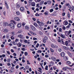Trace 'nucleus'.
Listing matches in <instances>:
<instances>
[{"label": "nucleus", "instance_id": "nucleus-1", "mask_svg": "<svg viewBox=\"0 0 74 74\" xmlns=\"http://www.w3.org/2000/svg\"><path fill=\"white\" fill-rule=\"evenodd\" d=\"M71 31L70 30L69 31V32L68 31H66L65 32V33L66 36H68L69 35H70V34H71Z\"/></svg>", "mask_w": 74, "mask_h": 74}, {"label": "nucleus", "instance_id": "nucleus-2", "mask_svg": "<svg viewBox=\"0 0 74 74\" xmlns=\"http://www.w3.org/2000/svg\"><path fill=\"white\" fill-rule=\"evenodd\" d=\"M30 26L31 28L32 29V30H33V31H35L36 30V27L32 25H30Z\"/></svg>", "mask_w": 74, "mask_h": 74}, {"label": "nucleus", "instance_id": "nucleus-3", "mask_svg": "<svg viewBox=\"0 0 74 74\" xmlns=\"http://www.w3.org/2000/svg\"><path fill=\"white\" fill-rule=\"evenodd\" d=\"M10 27L12 29H14V24L13 23H10Z\"/></svg>", "mask_w": 74, "mask_h": 74}, {"label": "nucleus", "instance_id": "nucleus-4", "mask_svg": "<svg viewBox=\"0 0 74 74\" xmlns=\"http://www.w3.org/2000/svg\"><path fill=\"white\" fill-rule=\"evenodd\" d=\"M20 11L21 12H23L25 11V8L23 7H21L20 8Z\"/></svg>", "mask_w": 74, "mask_h": 74}, {"label": "nucleus", "instance_id": "nucleus-5", "mask_svg": "<svg viewBox=\"0 0 74 74\" xmlns=\"http://www.w3.org/2000/svg\"><path fill=\"white\" fill-rule=\"evenodd\" d=\"M16 8H20V5L18 3H17L16 4Z\"/></svg>", "mask_w": 74, "mask_h": 74}, {"label": "nucleus", "instance_id": "nucleus-6", "mask_svg": "<svg viewBox=\"0 0 74 74\" xmlns=\"http://www.w3.org/2000/svg\"><path fill=\"white\" fill-rule=\"evenodd\" d=\"M63 23L64 25H68V22L67 21H65L63 22Z\"/></svg>", "mask_w": 74, "mask_h": 74}, {"label": "nucleus", "instance_id": "nucleus-7", "mask_svg": "<svg viewBox=\"0 0 74 74\" xmlns=\"http://www.w3.org/2000/svg\"><path fill=\"white\" fill-rule=\"evenodd\" d=\"M30 33H31V34H33V35H34V36H36L37 35V34L36 33H34L32 31H29Z\"/></svg>", "mask_w": 74, "mask_h": 74}, {"label": "nucleus", "instance_id": "nucleus-8", "mask_svg": "<svg viewBox=\"0 0 74 74\" xmlns=\"http://www.w3.org/2000/svg\"><path fill=\"white\" fill-rule=\"evenodd\" d=\"M31 5L32 7H34L36 5V3L35 2H33L31 3Z\"/></svg>", "mask_w": 74, "mask_h": 74}, {"label": "nucleus", "instance_id": "nucleus-9", "mask_svg": "<svg viewBox=\"0 0 74 74\" xmlns=\"http://www.w3.org/2000/svg\"><path fill=\"white\" fill-rule=\"evenodd\" d=\"M14 19L17 21H19L20 19L18 17H16L14 18Z\"/></svg>", "mask_w": 74, "mask_h": 74}, {"label": "nucleus", "instance_id": "nucleus-10", "mask_svg": "<svg viewBox=\"0 0 74 74\" xmlns=\"http://www.w3.org/2000/svg\"><path fill=\"white\" fill-rule=\"evenodd\" d=\"M33 25H34V26H35L36 27H38V25L37 23H33Z\"/></svg>", "mask_w": 74, "mask_h": 74}, {"label": "nucleus", "instance_id": "nucleus-11", "mask_svg": "<svg viewBox=\"0 0 74 74\" xmlns=\"http://www.w3.org/2000/svg\"><path fill=\"white\" fill-rule=\"evenodd\" d=\"M60 55H61V56H62V57H64V56L65 55L64 53L62 52L61 53H60Z\"/></svg>", "mask_w": 74, "mask_h": 74}, {"label": "nucleus", "instance_id": "nucleus-12", "mask_svg": "<svg viewBox=\"0 0 74 74\" xmlns=\"http://www.w3.org/2000/svg\"><path fill=\"white\" fill-rule=\"evenodd\" d=\"M69 67L67 66H66L65 67L63 68V70L64 71H66L67 70V69H68Z\"/></svg>", "mask_w": 74, "mask_h": 74}, {"label": "nucleus", "instance_id": "nucleus-13", "mask_svg": "<svg viewBox=\"0 0 74 74\" xmlns=\"http://www.w3.org/2000/svg\"><path fill=\"white\" fill-rule=\"evenodd\" d=\"M16 45L17 46H18L19 47H21V45L22 44L20 43H18V44H17Z\"/></svg>", "mask_w": 74, "mask_h": 74}, {"label": "nucleus", "instance_id": "nucleus-14", "mask_svg": "<svg viewBox=\"0 0 74 74\" xmlns=\"http://www.w3.org/2000/svg\"><path fill=\"white\" fill-rule=\"evenodd\" d=\"M17 37H19L20 38H23V35H19L17 36Z\"/></svg>", "mask_w": 74, "mask_h": 74}, {"label": "nucleus", "instance_id": "nucleus-15", "mask_svg": "<svg viewBox=\"0 0 74 74\" xmlns=\"http://www.w3.org/2000/svg\"><path fill=\"white\" fill-rule=\"evenodd\" d=\"M21 24L20 23H18L17 25V26L18 27V28H19V27H21Z\"/></svg>", "mask_w": 74, "mask_h": 74}, {"label": "nucleus", "instance_id": "nucleus-16", "mask_svg": "<svg viewBox=\"0 0 74 74\" xmlns=\"http://www.w3.org/2000/svg\"><path fill=\"white\" fill-rule=\"evenodd\" d=\"M60 36L62 37V38H65L64 37V36H63V34H61V35H60Z\"/></svg>", "mask_w": 74, "mask_h": 74}, {"label": "nucleus", "instance_id": "nucleus-17", "mask_svg": "<svg viewBox=\"0 0 74 74\" xmlns=\"http://www.w3.org/2000/svg\"><path fill=\"white\" fill-rule=\"evenodd\" d=\"M64 60L65 61H66V60H68V59L66 57H65L64 58Z\"/></svg>", "mask_w": 74, "mask_h": 74}, {"label": "nucleus", "instance_id": "nucleus-18", "mask_svg": "<svg viewBox=\"0 0 74 74\" xmlns=\"http://www.w3.org/2000/svg\"><path fill=\"white\" fill-rule=\"evenodd\" d=\"M47 1V4H51V1Z\"/></svg>", "mask_w": 74, "mask_h": 74}, {"label": "nucleus", "instance_id": "nucleus-19", "mask_svg": "<svg viewBox=\"0 0 74 74\" xmlns=\"http://www.w3.org/2000/svg\"><path fill=\"white\" fill-rule=\"evenodd\" d=\"M50 66H53V65H54V63L52 61L50 62Z\"/></svg>", "mask_w": 74, "mask_h": 74}, {"label": "nucleus", "instance_id": "nucleus-20", "mask_svg": "<svg viewBox=\"0 0 74 74\" xmlns=\"http://www.w3.org/2000/svg\"><path fill=\"white\" fill-rule=\"evenodd\" d=\"M25 28L26 30H29V27L27 26H25Z\"/></svg>", "mask_w": 74, "mask_h": 74}, {"label": "nucleus", "instance_id": "nucleus-21", "mask_svg": "<svg viewBox=\"0 0 74 74\" xmlns=\"http://www.w3.org/2000/svg\"><path fill=\"white\" fill-rule=\"evenodd\" d=\"M48 66L47 65L45 67V70H48Z\"/></svg>", "mask_w": 74, "mask_h": 74}, {"label": "nucleus", "instance_id": "nucleus-22", "mask_svg": "<svg viewBox=\"0 0 74 74\" xmlns=\"http://www.w3.org/2000/svg\"><path fill=\"white\" fill-rule=\"evenodd\" d=\"M4 33H7L8 32V29H4Z\"/></svg>", "mask_w": 74, "mask_h": 74}, {"label": "nucleus", "instance_id": "nucleus-23", "mask_svg": "<svg viewBox=\"0 0 74 74\" xmlns=\"http://www.w3.org/2000/svg\"><path fill=\"white\" fill-rule=\"evenodd\" d=\"M16 13L17 15H20V12L18 11H17L16 12Z\"/></svg>", "mask_w": 74, "mask_h": 74}, {"label": "nucleus", "instance_id": "nucleus-24", "mask_svg": "<svg viewBox=\"0 0 74 74\" xmlns=\"http://www.w3.org/2000/svg\"><path fill=\"white\" fill-rule=\"evenodd\" d=\"M51 59L53 60V61H55V60H56V58L53 57H51Z\"/></svg>", "mask_w": 74, "mask_h": 74}, {"label": "nucleus", "instance_id": "nucleus-25", "mask_svg": "<svg viewBox=\"0 0 74 74\" xmlns=\"http://www.w3.org/2000/svg\"><path fill=\"white\" fill-rule=\"evenodd\" d=\"M66 63L67 64H71V63L69 61L66 62Z\"/></svg>", "mask_w": 74, "mask_h": 74}, {"label": "nucleus", "instance_id": "nucleus-26", "mask_svg": "<svg viewBox=\"0 0 74 74\" xmlns=\"http://www.w3.org/2000/svg\"><path fill=\"white\" fill-rule=\"evenodd\" d=\"M43 3H44V1H41L40 2V5H42V4H43Z\"/></svg>", "mask_w": 74, "mask_h": 74}, {"label": "nucleus", "instance_id": "nucleus-27", "mask_svg": "<svg viewBox=\"0 0 74 74\" xmlns=\"http://www.w3.org/2000/svg\"><path fill=\"white\" fill-rule=\"evenodd\" d=\"M67 15H68V17L69 18L70 17V13L68 12L67 13Z\"/></svg>", "mask_w": 74, "mask_h": 74}, {"label": "nucleus", "instance_id": "nucleus-28", "mask_svg": "<svg viewBox=\"0 0 74 74\" xmlns=\"http://www.w3.org/2000/svg\"><path fill=\"white\" fill-rule=\"evenodd\" d=\"M44 14H45V15H49L48 13V12H45L44 13Z\"/></svg>", "mask_w": 74, "mask_h": 74}, {"label": "nucleus", "instance_id": "nucleus-29", "mask_svg": "<svg viewBox=\"0 0 74 74\" xmlns=\"http://www.w3.org/2000/svg\"><path fill=\"white\" fill-rule=\"evenodd\" d=\"M51 47L52 48H55V46L53 44L51 45Z\"/></svg>", "mask_w": 74, "mask_h": 74}, {"label": "nucleus", "instance_id": "nucleus-30", "mask_svg": "<svg viewBox=\"0 0 74 74\" xmlns=\"http://www.w3.org/2000/svg\"><path fill=\"white\" fill-rule=\"evenodd\" d=\"M43 25H44V23L42 22H41L40 23V24L39 25V26H43Z\"/></svg>", "mask_w": 74, "mask_h": 74}, {"label": "nucleus", "instance_id": "nucleus-31", "mask_svg": "<svg viewBox=\"0 0 74 74\" xmlns=\"http://www.w3.org/2000/svg\"><path fill=\"white\" fill-rule=\"evenodd\" d=\"M14 70H11L9 71L10 73H14Z\"/></svg>", "mask_w": 74, "mask_h": 74}, {"label": "nucleus", "instance_id": "nucleus-32", "mask_svg": "<svg viewBox=\"0 0 74 74\" xmlns=\"http://www.w3.org/2000/svg\"><path fill=\"white\" fill-rule=\"evenodd\" d=\"M4 24L5 26H8V23L7 22H5L4 23Z\"/></svg>", "mask_w": 74, "mask_h": 74}, {"label": "nucleus", "instance_id": "nucleus-33", "mask_svg": "<svg viewBox=\"0 0 74 74\" xmlns=\"http://www.w3.org/2000/svg\"><path fill=\"white\" fill-rule=\"evenodd\" d=\"M22 26H25V25H26V23L23 22L22 23Z\"/></svg>", "mask_w": 74, "mask_h": 74}, {"label": "nucleus", "instance_id": "nucleus-34", "mask_svg": "<svg viewBox=\"0 0 74 74\" xmlns=\"http://www.w3.org/2000/svg\"><path fill=\"white\" fill-rule=\"evenodd\" d=\"M49 11L50 12H52L53 11V9H51Z\"/></svg>", "mask_w": 74, "mask_h": 74}, {"label": "nucleus", "instance_id": "nucleus-35", "mask_svg": "<svg viewBox=\"0 0 74 74\" xmlns=\"http://www.w3.org/2000/svg\"><path fill=\"white\" fill-rule=\"evenodd\" d=\"M39 33L40 35H42L43 34V33L41 31H39Z\"/></svg>", "mask_w": 74, "mask_h": 74}, {"label": "nucleus", "instance_id": "nucleus-36", "mask_svg": "<svg viewBox=\"0 0 74 74\" xmlns=\"http://www.w3.org/2000/svg\"><path fill=\"white\" fill-rule=\"evenodd\" d=\"M62 28H60L59 29V31L60 32H62Z\"/></svg>", "mask_w": 74, "mask_h": 74}, {"label": "nucleus", "instance_id": "nucleus-37", "mask_svg": "<svg viewBox=\"0 0 74 74\" xmlns=\"http://www.w3.org/2000/svg\"><path fill=\"white\" fill-rule=\"evenodd\" d=\"M39 46H40V45L38 43H37L36 45V48H38Z\"/></svg>", "mask_w": 74, "mask_h": 74}, {"label": "nucleus", "instance_id": "nucleus-38", "mask_svg": "<svg viewBox=\"0 0 74 74\" xmlns=\"http://www.w3.org/2000/svg\"><path fill=\"white\" fill-rule=\"evenodd\" d=\"M24 54H25V56H27V55H28V53H27V52H25L24 53Z\"/></svg>", "mask_w": 74, "mask_h": 74}, {"label": "nucleus", "instance_id": "nucleus-39", "mask_svg": "<svg viewBox=\"0 0 74 74\" xmlns=\"http://www.w3.org/2000/svg\"><path fill=\"white\" fill-rule=\"evenodd\" d=\"M37 8H39L40 7V6L39 5V4L38 3L36 4V7Z\"/></svg>", "mask_w": 74, "mask_h": 74}, {"label": "nucleus", "instance_id": "nucleus-40", "mask_svg": "<svg viewBox=\"0 0 74 74\" xmlns=\"http://www.w3.org/2000/svg\"><path fill=\"white\" fill-rule=\"evenodd\" d=\"M37 52L38 53H41V52H42V51L41 50H39L37 51Z\"/></svg>", "mask_w": 74, "mask_h": 74}, {"label": "nucleus", "instance_id": "nucleus-41", "mask_svg": "<svg viewBox=\"0 0 74 74\" xmlns=\"http://www.w3.org/2000/svg\"><path fill=\"white\" fill-rule=\"evenodd\" d=\"M7 62H10V59L8 58L7 60Z\"/></svg>", "mask_w": 74, "mask_h": 74}, {"label": "nucleus", "instance_id": "nucleus-42", "mask_svg": "<svg viewBox=\"0 0 74 74\" xmlns=\"http://www.w3.org/2000/svg\"><path fill=\"white\" fill-rule=\"evenodd\" d=\"M50 51L51 52L53 53L54 52L53 50L52 49V48H50Z\"/></svg>", "mask_w": 74, "mask_h": 74}, {"label": "nucleus", "instance_id": "nucleus-43", "mask_svg": "<svg viewBox=\"0 0 74 74\" xmlns=\"http://www.w3.org/2000/svg\"><path fill=\"white\" fill-rule=\"evenodd\" d=\"M14 37L13 36H12L11 37V40H14Z\"/></svg>", "mask_w": 74, "mask_h": 74}, {"label": "nucleus", "instance_id": "nucleus-44", "mask_svg": "<svg viewBox=\"0 0 74 74\" xmlns=\"http://www.w3.org/2000/svg\"><path fill=\"white\" fill-rule=\"evenodd\" d=\"M27 64H30V62H29V60H27Z\"/></svg>", "mask_w": 74, "mask_h": 74}, {"label": "nucleus", "instance_id": "nucleus-45", "mask_svg": "<svg viewBox=\"0 0 74 74\" xmlns=\"http://www.w3.org/2000/svg\"><path fill=\"white\" fill-rule=\"evenodd\" d=\"M6 13V12H4L3 13V14L4 15V16H5V14Z\"/></svg>", "mask_w": 74, "mask_h": 74}, {"label": "nucleus", "instance_id": "nucleus-46", "mask_svg": "<svg viewBox=\"0 0 74 74\" xmlns=\"http://www.w3.org/2000/svg\"><path fill=\"white\" fill-rule=\"evenodd\" d=\"M66 6H69L70 4L69 3H66L65 4Z\"/></svg>", "mask_w": 74, "mask_h": 74}, {"label": "nucleus", "instance_id": "nucleus-47", "mask_svg": "<svg viewBox=\"0 0 74 74\" xmlns=\"http://www.w3.org/2000/svg\"><path fill=\"white\" fill-rule=\"evenodd\" d=\"M44 38L45 40H48V37H46V36H45Z\"/></svg>", "mask_w": 74, "mask_h": 74}, {"label": "nucleus", "instance_id": "nucleus-48", "mask_svg": "<svg viewBox=\"0 0 74 74\" xmlns=\"http://www.w3.org/2000/svg\"><path fill=\"white\" fill-rule=\"evenodd\" d=\"M35 16H39V14H37L36 13L35 14Z\"/></svg>", "mask_w": 74, "mask_h": 74}, {"label": "nucleus", "instance_id": "nucleus-49", "mask_svg": "<svg viewBox=\"0 0 74 74\" xmlns=\"http://www.w3.org/2000/svg\"><path fill=\"white\" fill-rule=\"evenodd\" d=\"M65 45H68V42H67V41H66L65 42Z\"/></svg>", "mask_w": 74, "mask_h": 74}, {"label": "nucleus", "instance_id": "nucleus-50", "mask_svg": "<svg viewBox=\"0 0 74 74\" xmlns=\"http://www.w3.org/2000/svg\"><path fill=\"white\" fill-rule=\"evenodd\" d=\"M65 14H66V13H65V12H64L62 13V15L63 16H65Z\"/></svg>", "mask_w": 74, "mask_h": 74}, {"label": "nucleus", "instance_id": "nucleus-51", "mask_svg": "<svg viewBox=\"0 0 74 74\" xmlns=\"http://www.w3.org/2000/svg\"><path fill=\"white\" fill-rule=\"evenodd\" d=\"M11 21L13 22V23H14V24H15L16 23L14 21V20H11Z\"/></svg>", "mask_w": 74, "mask_h": 74}, {"label": "nucleus", "instance_id": "nucleus-52", "mask_svg": "<svg viewBox=\"0 0 74 74\" xmlns=\"http://www.w3.org/2000/svg\"><path fill=\"white\" fill-rule=\"evenodd\" d=\"M7 53H8V55H10V51H7Z\"/></svg>", "mask_w": 74, "mask_h": 74}, {"label": "nucleus", "instance_id": "nucleus-53", "mask_svg": "<svg viewBox=\"0 0 74 74\" xmlns=\"http://www.w3.org/2000/svg\"><path fill=\"white\" fill-rule=\"evenodd\" d=\"M62 29H63V30H66V27L64 26L62 27Z\"/></svg>", "mask_w": 74, "mask_h": 74}, {"label": "nucleus", "instance_id": "nucleus-54", "mask_svg": "<svg viewBox=\"0 0 74 74\" xmlns=\"http://www.w3.org/2000/svg\"><path fill=\"white\" fill-rule=\"evenodd\" d=\"M11 34L13 35H14L15 34V32H11Z\"/></svg>", "mask_w": 74, "mask_h": 74}, {"label": "nucleus", "instance_id": "nucleus-55", "mask_svg": "<svg viewBox=\"0 0 74 74\" xmlns=\"http://www.w3.org/2000/svg\"><path fill=\"white\" fill-rule=\"evenodd\" d=\"M71 9L72 10H73V11H74V6L72 7L71 8Z\"/></svg>", "mask_w": 74, "mask_h": 74}, {"label": "nucleus", "instance_id": "nucleus-56", "mask_svg": "<svg viewBox=\"0 0 74 74\" xmlns=\"http://www.w3.org/2000/svg\"><path fill=\"white\" fill-rule=\"evenodd\" d=\"M58 51L59 52H61L62 51V49L60 48H59L58 49Z\"/></svg>", "mask_w": 74, "mask_h": 74}, {"label": "nucleus", "instance_id": "nucleus-57", "mask_svg": "<svg viewBox=\"0 0 74 74\" xmlns=\"http://www.w3.org/2000/svg\"><path fill=\"white\" fill-rule=\"evenodd\" d=\"M33 40H37V38H33Z\"/></svg>", "mask_w": 74, "mask_h": 74}, {"label": "nucleus", "instance_id": "nucleus-58", "mask_svg": "<svg viewBox=\"0 0 74 74\" xmlns=\"http://www.w3.org/2000/svg\"><path fill=\"white\" fill-rule=\"evenodd\" d=\"M49 56H48V55L47 54H46L45 55V58H48Z\"/></svg>", "mask_w": 74, "mask_h": 74}, {"label": "nucleus", "instance_id": "nucleus-59", "mask_svg": "<svg viewBox=\"0 0 74 74\" xmlns=\"http://www.w3.org/2000/svg\"><path fill=\"white\" fill-rule=\"evenodd\" d=\"M26 67L27 68H26V69L27 70H29V66H26Z\"/></svg>", "mask_w": 74, "mask_h": 74}, {"label": "nucleus", "instance_id": "nucleus-60", "mask_svg": "<svg viewBox=\"0 0 74 74\" xmlns=\"http://www.w3.org/2000/svg\"><path fill=\"white\" fill-rule=\"evenodd\" d=\"M22 30H20L18 31V33H22Z\"/></svg>", "mask_w": 74, "mask_h": 74}, {"label": "nucleus", "instance_id": "nucleus-61", "mask_svg": "<svg viewBox=\"0 0 74 74\" xmlns=\"http://www.w3.org/2000/svg\"><path fill=\"white\" fill-rule=\"evenodd\" d=\"M62 44H63V45H64V44H65L64 42L62 40Z\"/></svg>", "mask_w": 74, "mask_h": 74}, {"label": "nucleus", "instance_id": "nucleus-62", "mask_svg": "<svg viewBox=\"0 0 74 74\" xmlns=\"http://www.w3.org/2000/svg\"><path fill=\"white\" fill-rule=\"evenodd\" d=\"M19 41V39H16L15 41L16 42H17V41Z\"/></svg>", "mask_w": 74, "mask_h": 74}, {"label": "nucleus", "instance_id": "nucleus-63", "mask_svg": "<svg viewBox=\"0 0 74 74\" xmlns=\"http://www.w3.org/2000/svg\"><path fill=\"white\" fill-rule=\"evenodd\" d=\"M11 51L12 52H14V50L13 49H11Z\"/></svg>", "mask_w": 74, "mask_h": 74}, {"label": "nucleus", "instance_id": "nucleus-64", "mask_svg": "<svg viewBox=\"0 0 74 74\" xmlns=\"http://www.w3.org/2000/svg\"><path fill=\"white\" fill-rule=\"evenodd\" d=\"M36 11H39V9L38 8H36Z\"/></svg>", "mask_w": 74, "mask_h": 74}]
</instances>
